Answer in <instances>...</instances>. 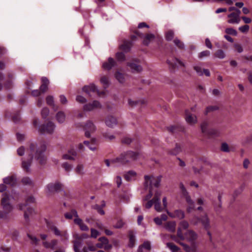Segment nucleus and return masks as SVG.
<instances>
[{
    "label": "nucleus",
    "instance_id": "19",
    "mask_svg": "<svg viewBox=\"0 0 252 252\" xmlns=\"http://www.w3.org/2000/svg\"><path fill=\"white\" fill-rule=\"evenodd\" d=\"M227 17L229 18L227 21L229 24H239L240 21V17H238V15H236L235 12L228 14Z\"/></svg>",
    "mask_w": 252,
    "mask_h": 252
},
{
    "label": "nucleus",
    "instance_id": "41",
    "mask_svg": "<svg viewBox=\"0 0 252 252\" xmlns=\"http://www.w3.org/2000/svg\"><path fill=\"white\" fill-rule=\"evenodd\" d=\"M200 127L202 132L207 135L210 129L209 128V123L207 121H204L201 124Z\"/></svg>",
    "mask_w": 252,
    "mask_h": 252
},
{
    "label": "nucleus",
    "instance_id": "13",
    "mask_svg": "<svg viewBox=\"0 0 252 252\" xmlns=\"http://www.w3.org/2000/svg\"><path fill=\"white\" fill-rule=\"evenodd\" d=\"M201 63L195 64L193 66V69L199 76H203L204 74L206 76H209L210 73L208 69H202Z\"/></svg>",
    "mask_w": 252,
    "mask_h": 252
},
{
    "label": "nucleus",
    "instance_id": "39",
    "mask_svg": "<svg viewBox=\"0 0 252 252\" xmlns=\"http://www.w3.org/2000/svg\"><path fill=\"white\" fill-rule=\"evenodd\" d=\"M132 45V42L130 41H125L124 42V43L121 45L120 46L121 49L126 52L130 50L131 46Z\"/></svg>",
    "mask_w": 252,
    "mask_h": 252
},
{
    "label": "nucleus",
    "instance_id": "16",
    "mask_svg": "<svg viewBox=\"0 0 252 252\" xmlns=\"http://www.w3.org/2000/svg\"><path fill=\"white\" fill-rule=\"evenodd\" d=\"M17 177L15 175H12L3 179V183L11 187H14L17 184Z\"/></svg>",
    "mask_w": 252,
    "mask_h": 252
},
{
    "label": "nucleus",
    "instance_id": "55",
    "mask_svg": "<svg viewBox=\"0 0 252 252\" xmlns=\"http://www.w3.org/2000/svg\"><path fill=\"white\" fill-rule=\"evenodd\" d=\"M125 222L122 220H119L114 225V227L115 228H121L125 225Z\"/></svg>",
    "mask_w": 252,
    "mask_h": 252
},
{
    "label": "nucleus",
    "instance_id": "53",
    "mask_svg": "<svg viewBox=\"0 0 252 252\" xmlns=\"http://www.w3.org/2000/svg\"><path fill=\"white\" fill-rule=\"evenodd\" d=\"M116 57L118 61L122 62L125 60V56L123 52H118L116 54Z\"/></svg>",
    "mask_w": 252,
    "mask_h": 252
},
{
    "label": "nucleus",
    "instance_id": "21",
    "mask_svg": "<svg viewBox=\"0 0 252 252\" xmlns=\"http://www.w3.org/2000/svg\"><path fill=\"white\" fill-rule=\"evenodd\" d=\"M77 155L76 152L74 150L69 151L67 153L62 156V158L65 160H74Z\"/></svg>",
    "mask_w": 252,
    "mask_h": 252
},
{
    "label": "nucleus",
    "instance_id": "57",
    "mask_svg": "<svg viewBox=\"0 0 252 252\" xmlns=\"http://www.w3.org/2000/svg\"><path fill=\"white\" fill-rule=\"evenodd\" d=\"M210 52L208 50H205L200 52L198 55V58L200 59L204 57H208L210 55Z\"/></svg>",
    "mask_w": 252,
    "mask_h": 252
},
{
    "label": "nucleus",
    "instance_id": "49",
    "mask_svg": "<svg viewBox=\"0 0 252 252\" xmlns=\"http://www.w3.org/2000/svg\"><path fill=\"white\" fill-rule=\"evenodd\" d=\"M62 167L66 172H69L72 169V165L68 163L65 162L62 164Z\"/></svg>",
    "mask_w": 252,
    "mask_h": 252
},
{
    "label": "nucleus",
    "instance_id": "46",
    "mask_svg": "<svg viewBox=\"0 0 252 252\" xmlns=\"http://www.w3.org/2000/svg\"><path fill=\"white\" fill-rule=\"evenodd\" d=\"M175 217L180 220L183 219L185 218V213L181 210H176L175 211Z\"/></svg>",
    "mask_w": 252,
    "mask_h": 252
},
{
    "label": "nucleus",
    "instance_id": "56",
    "mask_svg": "<svg viewBox=\"0 0 252 252\" xmlns=\"http://www.w3.org/2000/svg\"><path fill=\"white\" fill-rule=\"evenodd\" d=\"M174 33L172 31H168V32H167V33L166 34V36H165L166 39L167 41L172 40L174 37Z\"/></svg>",
    "mask_w": 252,
    "mask_h": 252
},
{
    "label": "nucleus",
    "instance_id": "14",
    "mask_svg": "<svg viewBox=\"0 0 252 252\" xmlns=\"http://www.w3.org/2000/svg\"><path fill=\"white\" fill-rule=\"evenodd\" d=\"M167 62L172 68L185 66V63L177 58H172L171 60H168Z\"/></svg>",
    "mask_w": 252,
    "mask_h": 252
},
{
    "label": "nucleus",
    "instance_id": "25",
    "mask_svg": "<svg viewBox=\"0 0 252 252\" xmlns=\"http://www.w3.org/2000/svg\"><path fill=\"white\" fill-rule=\"evenodd\" d=\"M42 84L40 87V91L42 93H45L48 89V85L49 84V81L46 77L41 78Z\"/></svg>",
    "mask_w": 252,
    "mask_h": 252
},
{
    "label": "nucleus",
    "instance_id": "1",
    "mask_svg": "<svg viewBox=\"0 0 252 252\" xmlns=\"http://www.w3.org/2000/svg\"><path fill=\"white\" fill-rule=\"evenodd\" d=\"M46 150V145L44 143H31L29 150L30 159H24L22 162V168L26 172H31L30 167L32 159L34 158L39 164H44L46 162V157L44 153Z\"/></svg>",
    "mask_w": 252,
    "mask_h": 252
},
{
    "label": "nucleus",
    "instance_id": "22",
    "mask_svg": "<svg viewBox=\"0 0 252 252\" xmlns=\"http://www.w3.org/2000/svg\"><path fill=\"white\" fill-rule=\"evenodd\" d=\"M74 222L79 226L80 229L82 231H87L89 230V227L83 222L82 220L80 218H75L74 220Z\"/></svg>",
    "mask_w": 252,
    "mask_h": 252
},
{
    "label": "nucleus",
    "instance_id": "18",
    "mask_svg": "<svg viewBox=\"0 0 252 252\" xmlns=\"http://www.w3.org/2000/svg\"><path fill=\"white\" fill-rule=\"evenodd\" d=\"M105 123L107 126L113 128L117 125L118 122L115 117L109 116L106 118Z\"/></svg>",
    "mask_w": 252,
    "mask_h": 252
},
{
    "label": "nucleus",
    "instance_id": "27",
    "mask_svg": "<svg viewBox=\"0 0 252 252\" xmlns=\"http://www.w3.org/2000/svg\"><path fill=\"white\" fill-rule=\"evenodd\" d=\"M185 235L188 240L189 242H193L197 238V234L192 230H188Z\"/></svg>",
    "mask_w": 252,
    "mask_h": 252
},
{
    "label": "nucleus",
    "instance_id": "23",
    "mask_svg": "<svg viewBox=\"0 0 252 252\" xmlns=\"http://www.w3.org/2000/svg\"><path fill=\"white\" fill-rule=\"evenodd\" d=\"M179 243L183 247L184 250L186 252H198V248L196 245H193L189 246L184 243L179 242Z\"/></svg>",
    "mask_w": 252,
    "mask_h": 252
},
{
    "label": "nucleus",
    "instance_id": "35",
    "mask_svg": "<svg viewBox=\"0 0 252 252\" xmlns=\"http://www.w3.org/2000/svg\"><path fill=\"white\" fill-rule=\"evenodd\" d=\"M220 131L219 129L216 128H210L206 135L211 137H218L220 136Z\"/></svg>",
    "mask_w": 252,
    "mask_h": 252
},
{
    "label": "nucleus",
    "instance_id": "7",
    "mask_svg": "<svg viewBox=\"0 0 252 252\" xmlns=\"http://www.w3.org/2000/svg\"><path fill=\"white\" fill-rule=\"evenodd\" d=\"M48 226L49 229L52 231L56 236L63 238L66 240L68 239L69 234L66 230L61 231L54 224H49Z\"/></svg>",
    "mask_w": 252,
    "mask_h": 252
},
{
    "label": "nucleus",
    "instance_id": "20",
    "mask_svg": "<svg viewBox=\"0 0 252 252\" xmlns=\"http://www.w3.org/2000/svg\"><path fill=\"white\" fill-rule=\"evenodd\" d=\"M116 65V62L115 60L110 57L108 58V61L106 62H104L102 64V67L103 68L107 70L111 69L113 67H114Z\"/></svg>",
    "mask_w": 252,
    "mask_h": 252
},
{
    "label": "nucleus",
    "instance_id": "62",
    "mask_svg": "<svg viewBox=\"0 0 252 252\" xmlns=\"http://www.w3.org/2000/svg\"><path fill=\"white\" fill-rule=\"evenodd\" d=\"M77 102L84 103L87 101V99L82 95H77L76 98Z\"/></svg>",
    "mask_w": 252,
    "mask_h": 252
},
{
    "label": "nucleus",
    "instance_id": "28",
    "mask_svg": "<svg viewBox=\"0 0 252 252\" xmlns=\"http://www.w3.org/2000/svg\"><path fill=\"white\" fill-rule=\"evenodd\" d=\"M21 183L24 186L30 187H32L34 186V182L32 179L27 176L23 177L21 180Z\"/></svg>",
    "mask_w": 252,
    "mask_h": 252
},
{
    "label": "nucleus",
    "instance_id": "61",
    "mask_svg": "<svg viewBox=\"0 0 252 252\" xmlns=\"http://www.w3.org/2000/svg\"><path fill=\"white\" fill-rule=\"evenodd\" d=\"M91 237L92 238H96L99 235V232L94 228L91 229Z\"/></svg>",
    "mask_w": 252,
    "mask_h": 252
},
{
    "label": "nucleus",
    "instance_id": "10",
    "mask_svg": "<svg viewBox=\"0 0 252 252\" xmlns=\"http://www.w3.org/2000/svg\"><path fill=\"white\" fill-rule=\"evenodd\" d=\"M129 161L128 157L126 156V152H125L122 153L119 157L112 160V163L114 164L115 166H120Z\"/></svg>",
    "mask_w": 252,
    "mask_h": 252
},
{
    "label": "nucleus",
    "instance_id": "43",
    "mask_svg": "<svg viewBox=\"0 0 252 252\" xmlns=\"http://www.w3.org/2000/svg\"><path fill=\"white\" fill-rule=\"evenodd\" d=\"M155 38V35L153 34L150 33L147 34L144 39L143 43L146 45H148L150 41Z\"/></svg>",
    "mask_w": 252,
    "mask_h": 252
},
{
    "label": "nucleus",
    "instance_id": "64",
    "mask_svg": "<svg viewBox=\"0 0 252 252\" xmlns=\"http://www.w3.org/2000/svg\"><path fill=\"white\" fill-rule=\"evenodd\" d=\"M221 150L223 152H228L229 151V146L226 143H223L221 144Z\"/></svg>",
    "mask_w": 252,
    "mask_h": 252
},
{
    "label": "nucleus",
    "instance_id": "4",
    "mask_svg": "<svg viewBox=\"0 0 252 252\" xmlns=\"http://www.w3.org/2000/svg\"><path fill=\"white\" fill-rule=\"evenodd\" d=\"M201 222L204 228L208 230L211 226L210 224L209 219L206 214L203 216L201 219L198 217L194 216L190 220V223L193 225H197L198 223Z\"/></svg>",
    "mask_w": 252,
    "mask_h": 252
},
{
    "label": "nucleus",
    "instance_id": "30",
    "mask_svg": "<svg viewBox=\"0 0 252 252\" xmlns=\"http://www.w3.org/2000/svg\"><path fill=\"white\" fill-rule=\"evenodd\" d=\"M176 222L175 221H168L164 224V228L171 232H173L175 231Z\"/></svg>",
    "mask_w": 252,
    "mask_h": 252
},
{
    "label": "nucleus",
    "instance_id": "3",
    "mask_svg": "<svg viewBox=\"0 0 252 252\" xmlns=\"http://www.w3.org/2000/svg\"><path fill=\"white\" fill-rule=\"evenodd\" d=\"M55 124L53 122L50 121L46 124L39 126L38 131L43 134H52L55 131Z\"/></svg>",
    "mask_w": 252,
    "mask_h": 252
},
{
    "label": "nucleus",
    "instance_id": "32",
    "mask_svg": "<svg viewBox=\"0 0 252 252\" xmlns=\"http://www.w3.org/2000/svg\"><path fill=\"white\" fill-rule=\"evenodd\" d=\"M75 172L79 176H84L86 173L84 166L82 164H77L76 168H75Z\"/></svg>",
    "mask_w": 252,
    "mask_h": 252
},
{
    "label": "nucleus",
    "instance_id": "36",
    "mask_svg": "<svg viewBox=\"0 0 252 252\" xmlns=\"http://www.w3.org/2000/svg\"><path fill=\"white\" fill-rule=\"evenodd\" d=\"M136 175V173L135 171H129L125 174V179L127 181H130L135 179Z\"/></svg>",
    "mask_w": 252,
    "mask_h": 252
},
{
    "label": "nucleus",
    "instance_id": "6",
    "mask_svg": "<svg viewBox=\"0 0 252 252\" xmlns=\"http://www.w3.org/2000/svg\"><path fill=\"white\" fill-rule=\"evenodd\" d=\"M46 192L50 194L63 190V185L59 182L48 184L46 186Z\"/></svg>",
    "mask_w": 252,
    "mask_h": 252
},
{
    "label": "nucleus",
    "instance_id": "40",
    "mask_svg": "<svg viewBox=\"0 0 252 252\" xmlns=\"http://www.w3.org/2000/svg\"><path fill=\"white\" fill-rule=\"evenodd\" d=\"M64 216L67 219H71L73 216L75 218H79L77 211L74 209H72L70 212L65 213Z\"/></svg>",
    "mask_w": 252,
    "mask_h": 252
},
{
    "label": "nucleus",
    "instance_id": "45",
    "mask_svg": "<svg viewBox=\"0 0 252 252\" xmlns=\"http://www.w3.org/2000/svg\"><path fill=\"white\" fill-rule=\"evenodd\" d=\"M214 56L220 59H223L225 57V54L222 50H218L214 54Z\"/></svg>",
    "mask_w": 252,
    "mask_h": 252
},
{
    "label": "nucleus",
    "instance_id": "44",
    "mask_svg": "<svg viewBox=\"0 0 252 252\" xmlns=\"http://www.w3.org/2000/svg\"><path fill=\"white\" fill-rule=\"evenodd\" d=\"M126 156L128 157L130 161L136 159L137 157V154L132 151L126 152Z\"/></svg>",
    "mask_w": 252,
    "mask_h": 252
},
{
    "label": "nucleus",
    "instance_id": "52",
    "mask_svg": "<svg viewBox=\"0 0 252 252\" xmlns=\"http://www.w3.org/2000/svg\"><path fill=\"white\" fill-rule=\"evenodd\" d=\"M103 136L109 140H112L115 139V137L113 134H110L108 132H104L102 133Z\"/></svg>",
    "mask_w": 252,
    "mask_h": 252
},
{
    "label": "nucleus",
    "instance_id": "50",
    "mask_svg": "<svg viewBox=\"0 0 252 252\" xmlns=\"http://www.w3.org/2000/svg\"><path fill=\"white\" fill-rule=\"evenodd\" d=\"M175 45L177 46L179 48L181 49H184L185 45L184 44L180 41L178 38H175L173 41Z\"/></svg>",
    "mask_w": 252,
    "mask_h": 252
},
{
    "label": "nucleus",
    "instance_id": "9",
    "mask_svg": "<svg viewBox=\"0 0 252 252\" xmlns=\"http://www.w3.org/2000/svg\"><path fill=\"white\" fill-rule=\"evenodd\" d=\"M84 129L85 131V136L89 138L91 136V133H93L96 131V127L93 122L89 120L87 121L85 123Z\"/></svg>",
    "mask_w": 252,
    "mask_h": 252
},
{
    "label": "nucleus",
    "instance_id": "60",
    "mask_svg": "<svg viewBox=\"0 0 252 252\" xmlns=\"http://www.w3.org/2000/svg\"><path fill=\"white\" fill-rule=\"evenodd\" d=\"M49 113V110L47 107L43 108L41 110V115L43 118H46Z\"/></svg>",
    "mask_w": 252,
    "mask_h": 252
},
{
    "label": "nucleus",
    "instance_id": "2",
    "mask_svg": "<svg viewBox=\"0 0 252 252\" xmlns=\"http://www.w3.org/2000/svg\"><path fill=\"white\" fill-rule=\"evenodd\" d=\"M11 199H13V198L7 193H4L2 195L1 205L3 209L7 213L11 212L13 209L10 202Z\"/></svg>",
    "mask_w": 252,
    "mask_h": 252
},
{
    "label": "nucleus",
    "instance_id": "58",
    "mask_svg": "<svg viewBox=\"0 0 252 252\" xmlns=\"http://www.w3.org/2000/svg\"><path fill=\"white\" fill-rule=\"evenodd\" d=\"M189 223L186 220L181 221L179 223L180 227L179 228H181V229H186L189 227Z\"/></svg>",
    "mask_w": 252,
    "mask_h": 252
},
{
    "label": "nucleus",
    "instance_id": "29",
    "mask_svg": "<svg viewBox=\"0 0 252 252\" xmlns=\"http://www.w3.org/2000/svg\"><path fill=\"white\" fill-rule=\"evenodd\" d=\"M66 115L64 112L59 111L56 115V119L60 124H63L65 122Z\"/></svg>",
    "mask_w": 252,
    "mask_h": 252
},
{
    "label": "nucleus",
    "instance_id": "37",
    "mask_svg": "<svg viewBox=\"0 0 252 252\" xmlns=\"http://www.w3.org/2000/svg\"><path fill=\"white\" fill-rule=\"evenodd\" d=\"M83 246V242L79 240L73 242V250L75 252H81V248Z\"/></svg>",
    "mask_w": 252,
    "mask_h": 252
},
{
    "label": "nucleus",
    "instance_id": "17",
    "mask_svg": "<svg viewBox=\"0 0 252 252\" xmlns=\"http://www.w3.org/2000/svg\"><path fill=\"white\" fill-rule=\"evenodd\" d=\"M185 119L186 122L190 125H194L197 122L196 116L191 114L188 111H186Z\"/></svg>",
    "mask_w": 252,
    "mask_h": 252
},
{
    "label": "nucleus",
    "instance_id": "59",
    "mask_svg": "<svg viewBox=\"0 0 252 252\" xmlns=\"http://www.w3.org/2000/svg\"><path fill=\"white\" fill-rule=\"evenodd\" d=\"M249 29H250L249 26L247 25H245L240 27L239 28V30L242 33H247L248 32Z\"/></svg>",
    "mask_w": 252,
    "mask_h": 252
},
{
    "label": "nucleus",
    "instance_id": "26",
    "mask_svg": "<svg viewBox=\"0 0 252 252\" xmlns=\"http://www.w3.org/2000/svg\"><path fill=\"white\" fill-rule=\"evenodd\" d=\"M135 232L132 230L128 231L129 244L128 246L132 248L134 246L135 243Z\"/></svg>",
    "mask_w": 252,
    "mask_h": 252
},
{
    "label": "nucleus",
    "instance_id": "8",
    "mask_svg": "<svg viewBox=\"0 0 252 252\" xmlns=\"http://www.w3.org/2000/svg\"><path fill=\"white\" fill-rule=\"evenodd\" d=\"M161 178V176L154 177L145 175L144 177L145 186H148V182H150L152 186L156 188H158L160 185Z\"/></svg>",
    "mask_w": 252,
    "mask_h": 252
},
{
    "label": "nucleus",
    "instance_id": "34",
    "mask_svg": "<svg viewBox=\"0 0 252 252\" xmlns=\"http://www.w3.org/2000/svg\"><path fill=\"white\" fill-rule=\"evenodd\" d=\"M34 210L33 209L29 207L27 208V210L24 212V218L25 220L27 222L29 221L30 220V216H32L34 214Z\"/></svg>",
    "mask_w": 252,
    "mask_h": 252
},
{
    "label": "nucleus",
    "instance_id": "51",
    "mask_svg": "<svg viewBox=\"0 0 252 252\" xmlns=\"http://www.w3.org/2000/svg\"><path fill=\"white\" fill-rule=\"evenodd\" d=\"M92 208L97 211V212L101 215H103L105 214L104 210L102 209V207L100 206L97 204H95L92 206Z\"/></svg>",
    "mask_w": 252,
    "mask_h": 252
},
{
    "label": "nucleus",
    "instance_id": "31",
    "mask_svg": "<svg viewBox=\"0 0 252 252\" xmlns=\"http://www.w3.org/2000/svg\"><path fill=\"white\" fill-rule=\"evenodd\" d=\"M58 243L57 240L53 239L51 242H43V245L47 249H54Z\"/></svg>",
    "mask_w": 252,
    "mask_h": 252
},
{
    "label": "nucleus",
    "instance_id": "24",
    "mask_svg": "<svg viewBox=\"0 0 252 252\" xmlns=\"http://www.w3.org/2000/svg\"><path fill=\"white\" fill-rule=\"evenodd\" d=\"M46 103L52 107L53 109L56 111L59 109V107L54 103V97L51 95H48L46 98Z\"/></svg>",
    "mask_w": 252,
    "mask_h": 252
},
{
    "label": "nucleus",
    "instance_id": "38",
    "mask_svg": "<svg viewBox=\"0 0 252 252\" xmlns=\"http://www.w3.org/2000/svg\"><path fill=\"white\" fill-rule=\"evenodd\" d=\"M98 240L104 245V248L105 249H109L111 248L112 246L109 244V241L107 238L105 237H101L98 239Z\"/></svg>",
    "mask_w": 252,
    "mask_h": 252
},
{
    "label": "nucleus",
    "instance_id": "12",
    "mask_svg": "<svg viewBox=\"0 0 252 252\" xmlns=\"http://www.w3.org/2000/svg\"><path fill=\"white\" fill-rule=\"evenodd\" d=\"M161 195V192L157 191L154 197V205L155 210L158 212H161L162 210V208L160 205V197Z\"/></svg>",
    "mask_w": 252,
    "mask_h": 252
},
{
    "label": "nucleus",
    "instance_id": "47",
    "mask_svg": "<svg viewBox=\"0 0 252 252\" xmlns=\"http://www.w3.org/2000/svg\"><path fill=\"white\" fill-rule=\"evenodd\" d=\"M27 236L28 238L30 239L31 241V243L32 244L35 245L38 244L39 240L35 236L29 234H28Z\"/></svg>",
    "mask_w": 252,
    "mask_h": 252
},
{
    "label": "nucleus",
    "instance_id": "54",
    "mask_svg": "<svg viewBox=\"0 0 252 252\" xmlns=\"http://www.w3.org/2000/svg\"><path fill=\"white\" fill-rule=\"evenodd\" d=\"M225 32L228 34L236 36L237 35V31L233 28H226L225 30Z\"/></svg>",
    "mask_w": 252,
    "mask_h": 252
},
{
    "label": "nucleus",
    "instance_id": "42",
    "mask_svg": "<svg viewBox=\"0 0 252 252\" xmlns=\"http://www.w3.org/2000/svg\"><path fill=\"white\" fill-rule=\"evenodd\" d=\"M142 249H145L146 250H150L151 249V244L149 241H145L143 243V244L140 246L138 252H142Z\"/></svg>",
    "mask_w": 252,
    "mask_h": 252
},
{
    "label": "nucleus",
    "instance_id": "63",
    "mask_svg": "<svg viewBox=\"0 0 252 252\" xmlns=\"http://www.w3.org/2000/svg\"><path fill=\"white\" fill-rule=\"evenodd\" d=\"M100 82L101 84H102L105 87H108L109 85V82L107 78L106 77H102L100 79Z\"/></svg>",
    "mask_w": 252,
    "mask_h": 252
},
{
    "label": "nucleus",
    "instance_id": "5",
    "mask_svg": "<svg viewBox=\"0 0 252 252\" xmlns=\"http://www.w3.org/2000/svg\"><path fill=\"white\" fill-rule=\"evenodd\" d=\"M180 188L182 190V195L186 198V201L189 205V207L187 209V211L188 212H190L191 210L194 208V202L190 198L188 192L182 183L180 184Z\"/></svg>",
    "mask_w": 252,
    "mask_h": 252
},
{
    "label": "nucleus",
    "instance_id": "48",
    "mask_svg": "<svg viewBox=\"0 0 252 252\" xmlns=\"http://www.w3.org/2000/svg\"><path fill=\"white\" fill-rule=\"evenodd\" d=\"M115 77L116 79L121 83H123L125 81V78L124 75L118 71L115 73Z\"/></svg>",
    "mask_w": 252,
    "mask_h": 252
},
{
    "label": "nucleus",
    "instance_id": "11",
    "mask_svg": "<svg viewBox=\"0 0 252 252\" xmlns=\"http://www.w3.org/2000/svg\"><path fill=\"white\" fill-rule=\"evenodd\" d=\"M83 91L87 94L90 96H92V94L97 93L98 95H100L99 91L97 88L93 84H90L89 86H85L83 88Z\"/></svg>",
    "mask_w": 252,
    "mask_h": 252
},
{
    "label": "nucleus",
    "instance_id": "33",
    "mask_svg": "<svg viewBox=\"0 0 252 252\" xmlns=\"http://www.w3.org/2000/svg\"><path fill=\"white\" fill-rule=\"evenodd\" d=\"M128 65L130 67L131 71L133 72H139L142 71V67L135 63H129Z\"/></svg>",
    "mask_w": 252,
    "mask_h": 252
},
{
    "label": "nucleus",
    "instance_id": "15",
    "mask_svg": "<svg viewBox=\"0 0 252 252\" xmlns=\"http://www.w3.org/2000/svg\"><path fill=\"white\" fill-rule=\"evenodd\" d=\"M100 103L98 101L94 100L92 103L85 104L83 106V109L85 111H91L96 108H100Z\"/></svg>",
    "mask_w": 252,
    "mask_h": 252
}]
</instances>
